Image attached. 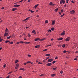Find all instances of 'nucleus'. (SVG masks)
I'll return each mask as SVG.
<instances>
[{"mask_svg": "<svg viewBox=\"0 0 78 78\" xmlns=\"http://www.w3.org/2000/svg\"><path fill=\"white\" fill-rule=\"evenodd\" d=\"M30 12L31 13H33V12H34V11L31 10Z\"/></svg>", "mask_w": 78, "mask_h": 78, "instance_id": "a19ab883", "label": "nucleus"}, {"mask_svg": "<svg viewBox=\"0 0 78 78\" xmlns=\"http://www.w3.org/2000/svg\"><path fill=\"white\" fill-rule=\"evenodd\" d=\"M19 62V60H16V61H15V64L17 63V62Z\"/></svg>", "mask_w": 78, "mask_h": 78, "instance_id": "6ab92c4d", "label": "nucleus"}, {"mask_svg": "<svg viewBox=\"0 0 78 78\" xmlns=\"http://www.w3.org/2000/svg\"><path fill=\"white\" fill-rule=\"evenodd\" d=\"M35 32V30H34L32 31V33H34Z\"/></svg>", "mask_w": 78, "mask_h": 78, "instance_id": "7c9ffc66", "label": "nucleus"}, {"mask_svg": "<svg viewBox=\"0 0 78 78\" xmlns=\"http://www.w3.org/2000/svg\"><path fill=\"white\" fill-rule=\"evenodd\" d=\"M15 36V35H12L11 36L12 37H14Z\"/></svg>", "mask_w": 78, "mask_h": 78, "instance_id": "c9c22d12", "label": "nucleus"}, {"mask_svg": "<svg viewBox=\"0 0 78 78\" xmlns=\"http://www.w3.org/2000/svg\"><path fill=\"white\" fill-rule=\"evenodd\" d=\"M10 42V41L7 40L5 41V43H8V42H9H9Z\"/></svg>", "mask_w": 78, "mask_h": 78, "instance_id": "412c9836", "label": "nucleus"}, {"mask_svg": "<svg viewBox=\"0 0 78 78\" xmlns=\"http://www.w3.org/2000/svg\"><path fill=\"white\" fill-rule=\"evenodd\" d=\"M12 72L11 71L10 72H9V74H11V73H12Z\"/></svg>", "mask_w": 78, "mask_h": 78, "instance_id": "4d7b16f0", "label": "nucleus"}, {"mask_svg": "<svg viewBox=\"0 0 78 78\" xmlns=\"http://www.w3.org/2000/svg\"><path fill=\"white\" fill-rule=\"evenodd\" d=\"M45 38H42L41 39H40V41H44V40H45Z\"/></svg>", "mask_w": 78, "mask_h": 78, "instance_id": "ddd939ff", "label": "nucleus"}, {"mask_svg": "<svg viewBox=\"0 0 78 78\" xmlns=\"http://www.w3.org/2000/svg\"><path fill=\"white\" fill-rule=\"evenodd\" d=\"M63 73V71H60V73L61 74H62V73Z\"/></svg>", "mask_w": 78, "mask_h": 78, "instance_id": "58836bf2", "label": "nucleus"}, {"mask_svg": "<svg viewBox=\"0 0 78 78\" xmlns=\"http://www.w3.org/2000/svg\"><path fill=\"white\" fill-rule=\"evenodd\" d=\"M62 47H63V48H64L65 47V44H63L62 45Z\"/></svg>", "mask_w": 78, "mask_h": 78, "instance_id": "393cba45", "label": "nucleus"}, {"mask_svg": "<svg viewBox=\"0 0 78 78\" xmlns=\"http://www.w3.org/2000/svg\"><path fill=\"white\" fill-rule=\"evenodd\" d=\"M74 60L75 61H77V58H76L74 59Z\"/></svg>", "mask_w": 78, "mask_h": 78, "instance_id": "13d9d810", "label": "nucleus"}, {"mask_svg": "<svg viewBox=\"0 0 78 78\" xmlns=\"http://www.w3.org/2000/svg\"><path fill=\"white\" fill-rule=\"evenodd\" d=\"M51 30L50 29L48 31V33H50V32H51Z\"/></svg>", "mask_w": 78, "mask_h": 78, "instance_id": "72a5a7b5", "label": "nucleus"}, {"mask_svg": "<svg viewBox=\"0 0 78 78\" xmlns=\"http://www.w3.org/2000/svg\"><path fill=\"white\" fill-rule=\"evenodd\" d=\"M49 5H51V6H52L53 5V2H50L49 4Z\"/></svg>", "mask_w": 78, "mask_h": 78, "instance_id": "dca6fc26", "label": "nucleus"}, {"mask_svg": "<svg viewBox=\"0 0 78 78\" xmlns=\"http://www.w3.org/2000/svg\"><path fill=\"white\" fill-rule=\"evenodd\" d=\"M66 3H68V2H69V0H66Z\"/></svg>", "mask_w": 78, "mask_h": 78, "instance_id": "3c124183", "label": "nucleus"}, {"mask_svg": "<svg viewBox=\"0 0 78 78\" xmlns=\"http://www.w3.org/2000/svg\"><path fill=\"white\" fill-rule=\"evenodd\" d=\"M49 58V57H47V58H46L45 59V60H47V59H48Z\"/></svg>", "mask_w": 78, "mask_h": 78, "instance_id": "5fc2aeb1", "label": "nucleus"}, {"mask_svg": "<svg viewBox=\"0 0 78 78\" xmlns=\"http://www.w3.org/2000/svg\"><path fill=\"white\" fill-rule=\"evenodd\" d=\"M67 6L66 5V4L65 5H64V7H66Z\"/></svg>", "mask_w": 78, "mask_h": 78, "instance_id": "0e129e2a", "label": "nucleus"}, {"mask_svg": "<svg viewBox=\"0 0 78 78\" xmlns=\"http://www.w3.org/2000/svg\"><path fill=\"white\" fill-rule=\"evenodd\" d=\"M30 17H28L25 19V20H28V19H30Z\"/></svg>", "mask_w": 78, "mask_h": 78, "instance_id": "4be33fe9", "label": "nucleus"}, {"mask_svg": "<svg viewBox=\"0 0 78 78\" xmlns=\"http://www.w3.org/2000/svg\"><path fill=\"white\" fill-rule=\"evenodd\" d=\"M58 8H57L55 9V11L56 12H57L58 11Z\"/></svg>", "mask_w": 78, "mask_h": 78, "instance_id": "2f4dec72", "label": "nucleus"}, {"mask_svg": "<svg viewBox=\"0 0 78 78\" xmlns=\"http://www.w3.org/2000/svg\"><path fill=\"white\" fill-rule=\"evenodd\" d=\"M45 56H50V54H46Z\"/></svg>", "mask_w": 78, "mask_h": 78, "instance_id": "c756f323", "label": "nucleus"}, {"mask_svg": "<svg viewBox=\"0 0 78 78\" xmlns=\"http://www.w3.org/2000/svg\"><path fill=\"white\" fill-rule=\"evenodd\" d=\"M16 10H17V9L16 8H13L12 10V11H16Z\"/></svg>", "mask_w": 78, "mask_h": 78, "instance_id": "4468645a", "label": "nucleus"}, {"mask_svg": "<svg viewBox=\"0 0 78 78\" xmlns=\"http://www.w3.org/2000/svg\"><path fill=\"white\" fill-rule=\"evenodd\" d=\"M63 12L64 10H63V9H62L61 10V12Z\"/></svg>", "mask_w": 78, "mask_h": 78, "instance_id": "79ce46f5", "label": "nucleus"}, {"mask_svg": "<svg viewBox=\"0 0 78 78\" xmlns=\"http://www.w3.org/2000/svg\"><path fill=\"white\" fill-rule=\"evenodd\" d=\"M19 78H22V76H20Z\"/></svg>", "mask_w": 78, "mask_h": 78, "instance_id": "774afa93", "label": "nucleus"}, {"mask_svg": "<svg viewBox=\"0 0 78 78\" xmlns=\"http://www.w3.org/2000/svg\"><path fill=\"white\" fill-rule=\"evenodd\" d=\"M65 33H66L65 31H63V32L61 33V35H62V36H64V35H65Z\"/></svg>", "mask_w": 78, "mask_h": 78, "instance_id": "39448f33", "label": "nucleus"}, {"mask_svg": "<svg viewBox=\"0 0 78 78\" xmlns=\"http://www.w3.org/2000/svg\"><path fill=\"white\" fill-rule=\"evenodd\" d=\"M51 30L52 31H54L55 30V29L54 28L52 27L51 28Z\"/></svg>", "mask_w": 78, "mask_h": 78, "instance_id": "5701e85b", "label": "nucleus"}, {"mask_svg": "<svg viewBox=\"0 0 78 78\" xmlns=\"http://www.w3.org/2000/svg\"><path fill=\"white\" fill-rule=\"evenodd\" d=\"M63 39V38L62 37L61 38H57V40H58V41H61V40H62Z\"/></svg>", "mask_w": 78, "mask_h": 78, "instance_id": "9b49d317", "label": "nucleus"}, {"mask_svg": "<svg viewBox=\"0 0 78 78\" xmlns=\"http://www.w3.org/2000/svg\"><path fill=\"white\" fill-rule=\"evenodd\" d=\"M31 43H30V42H27V44H30Z\"/></svg>", "mask_w": 78, "mask_h": 78, "instance_id": "6e6d98bb", "label": "nucleus"}, {"mask_svg": "<svg viewBox=\"0 0 78 78\" xmlns=\"http://www.w3.org/2000/svg\"><path fill=\"white\" fill-rule=\"evenodd\" d=\"M11 37V36L8 37H7V39H10Z\"/></svg>", "mask_w": 78, "mask_h": 78, "instance_id": "a878e982", "label": "nucleus"}, {"mask_svg": "<svg viewBox=\"0 0 78 78\" xmlns=\"http://www.w3.org/2000/svg\"><path fill=\"white\" fill-rule=\"evenodd\" d=\"M38 64H42V63H41V62H39L38 63Z\"/></svg>", "mask_w": 78, "mask_h": 78, "instance_id": "37998d69", "label": "nucleus"}, {"mask_svg": "<svg viewBox=\"0 0 78 78\" xmlns=\"http://www.w3.org/2000/svg\"><path fill=\"white\" fill-rule=\"evenodd\" d=\"M16 67H19V64H16Z\"/></svg>", "mask_w": 78, "mask_h": 78, "instance_id": "4c0bfd02", "label": "nucleus"}, {"mask_svg": "<svg viewBox=\"0 0 78 78\" xmlns=\"http://www.w3.org/2000/svg\"><path fill=\"white\" fill-rule=\"evenodd\" d=\"M6 67V64H5V65H4L3 67L4 68H5Z\"/></svg>", "mask_w": 78, "mask_h": 78, "instance_id": "de8ad7c7", "label": "nucleus"}, {"mask_svg": "<svg viewBox=\"0 0 78 78\" xmlns=\"http://www.w3.org/2000/svg\"><path fill=\"white\" fill-rule=\"evenodd\" d=\"M18 69V67H17V66H16V67H15V69Z\"/></svg>", "mask_w": 78, "mask_h": 78, "instance_id": "864d4df0", "label": "nucleus"}, {"mask_svg": "<svg viewBox=\"0 0 78 78\" xmlns=\"http://www.w3.org/2000/svg\"><path fill=\"white\" fill-rule=\"evenodd\" d=\"M31 1V0H28L27 1L28 2H30Z\"/></svg>", "mask_w": 78, "mask_h": 78, "instance_id": "69168bd1", "label": "nucleus"}, {"mask_svg": "<svg viewBox=\"0 0 78 78\" xmlns=\"http://www.w3.org/2000/svg\"><path fill=\"white\" fill-rule=\"evenodd\" d=\"M70 37H68L66 38L65 39V41H69L70 40Z\"/></svg>", "mask_w": 78, "mask_h": 78, "instance_id": "20e7f679", "label": "nucleus"}, {"mask_svg": "<svg viewBox=\"0 0 78 78\" xmlns=\"http://www.w3.org/2000/svg\"><path fill=\"white\" fill-rule=\"evenodd\" d=\"M35 41H40V38H36L34 39Z\"/></svg>", "mask_w": 78, "mask_h": 78, "instance_id": "423d86ee", "label": "nucleus"}, {"mask_svg": "<svg viewBox=\"0 0 78 78\" xmlns=\"http://www.w3.org/2000/svg\"><path fill=\"white\" fill-rule=\"evenodd\" d=\"M52 65V63H49L46 64V66H51Z\"/></svg>", "mask_w": 78, "mask_h": 78, "instance_id": "f03ea898", "label": "nucleus"}, {"mask_svg": "<svg viewBox=\"0 0 78 78\" xmlns=\"http://www.w3.org/2000/svg\"><path fill=\"white\" fill-rule=\"evenodd\" d=\"M4 7H2V8H1V9H4Z\"/></svg>", "mask_w": 78, "mask_h": 78, "instance_id": "e2e57ef3", "label": "nucleus"}, {"mask_svg": "<svg viewBox=\"0 0 78 78\" xmlns=\"http://www.w3.org/2000/svg\"><path fill=\"white\" fill-rule=\"evenodd\" d=\"M55 62H56V61H54L52 62V64H55Z\"/></svg>", "mask_w": 78, "mask_h": 78, "instance_id": "473e14b6", "label": "nucleus"}, {"mask_svg": "<svg viewBox=\"0 0 78 78\" xmlns=\"http://www.w3.org/2000/svg\"><path fill=\"white\" fill-rule=\"evenodd\" d=\"M40 47V45H36L35 46V48H39Z\"/></svg>", "mask_w": 78, "mask_h": 78, "instance_id": "2eb2a0df", "label": "nucleus"}, {"mask_svg": "<svg viewBox=\"0 0 78 78\" xmlns=\"http://www.w3.org/2000/svg\"><path fill=\"white\" fill-rule=\"evenodd\" d=\"M5 33H9V31H8V28H6L5 29Z\"/></svg>", "mask_w": 78, "mask_h": 78, "instance_id": "1a4fd4ad", "label": "nucleus"}, {"mask_svg": "<svg viewBox=\"0 0 78 78\" xmlns=\"http://www.w3.org/2000/svg\"><path fill=\"white\" fill-rule=\"evenodd\" d=\"M9 76H10L9 75L6 77V78H9Z\"/></svg>", "mask_w": 78, "mask_h": 78, "instance_id": "603ef678", "label": "nucleus"}, {"mask_svg": "<svg viewBox=\"0 0 78 78\" xmlns=\"http://www.w3.org/2000/svg\"><path fill=\"white\" fill-rule=\"evenodd\" d=\"M63 53H67V51H66L65 50L64 51H63Z\"/></svg>", "mask_w": 78, "mask_h": 78, "instance_id": "49530a36", "label": "nucleus"}, {"mask_svg": "<svg viewBox=\"0 0 78 78\" xmlns=\"http://www.w3.org/2000/svg\"><path fill=\"white\" fill-rule=\"evenodd\" d=\"M20 44H23V43H24V42L22 41H21L20 42Z\"/></svg>", "mask_w": 78, "mask_h": 78, "instance_id": "bb28decb", "label": "nucleus"}, {"mask_svg": "<svg viewBox=\"0 0 78 78\" xmlns=\"http://www.w3.org/2000/svg\"><path fill=\"white\" fill-rule=\"evenodd\" d=\"M45 23H48V20H46V21H45Z\"/></svg>", "mask_w": 78, "mask_h": 78, "instance_id": "8fccbe9b", "label": "nucleus"}, {"mask_svg": "<svg viewBox=\"0 0 78 78\" xmlns=\"http://www.w3.org/2000/svg\"><path fill=\"white\" fill-rule=\"evenodd\" d=\"M70 12L71 14H75V11L74 10H73Z\"/></svg>", "mask_w": 78, "mask_h": 78, "instance_id": "7ed1b4c3", "label": "nucleus"}, {"mask_svg": "<svg viewBox=\"0 0 78 78\" xmlns=\"http://www.w3.org/2000/svg\"><path fill=\"white\" fill-rule=\"evenodd\" d=\"M29 28V27H26V29H27V28Z\"/></svg>", "mask_w": 78, "mask_h": 78, "instance_id": "338daca9", "label": "nucleus"}, {"mask_svg": "<svg viewBox=\"0 0 78 78\" xmlns=\"http://www.w3.org/2000/svg\"><path fill=\"white\" fill-rule=\"evenodd\" d=\"M28 37H30V36H31V35H30V34H28Z\"/></svg>", "mask_w": 78, "mask_h": 78, "instance_id": "bf43d9fd", "label": "nucleus"}, {"mask_svg": "<svg viewBox=\"0 0 78 78\" xmlns=\"http://www.w3.org/2000/svg\"><path fill=\"white\" fill-rule=\"evenodd\" d=\"M9 44H13V42L12 41V42H9Z\"/></svg>", "mask_w": 78, "mask_h": 78, "instance_id": "c85d7f7f", "label": "nucleus"}, {"mask_svg": "<svg viewBox=\"0 0 78 78\" xmlns=\"http://www.w3.org/2000/svg\"><path fill=\"white\" fill-rule=\"evenodd\" d=\"M58 59V57H55V59Z\"/></svg>", "mask_w": 78, "mask_h": 78, "instance_id": "09e8293b", "label": "nucleus"}, {"mask_svg": "<svg viewBox=\"0 0 78 78\" xmlns=\"http://www.w3.org/2000/svg\"><path fill=\"white\" fill-rule=\"evenodd\" d=\"M8 33L5 32L4 34V36H8Z\"/></svg>", "mask_w": 78, "mask_h": 78, "instance_id": "f8f14e48", "label": "nucleus"}, {"mask_svg": "<svg viewBox=\"0 0 78 78\" xmlns=\"http://www.w3.org/2000/svg\"><path fill=\"white\" fill-rule=\"evenodd\" d=\"M20 70H25V69L24 68H20Z\"/></svg>", "mask_w": 78, "mask_h": 78, "instance_id": "aec40b11", "label": "nucleus"}, {"mask_svg": "<svg viewBox=\"0 0 78 78\" xmlns=\"http://www.w3.org/2000/svg\"><path fill=\"white\" fill-rule=\"evenodd\" d=\"M65 14L64 13L63 15L61 16V17H63V16H64Z\"/></svg>", "mask_w": 78, "mask_h": 78, "instance_id": "b1692460", "label": "nucleus"}, {"mask_svg": "<svg viewBox=\"0 0 78 78\" xmlns=\"http://www.w3.org/2000/svg\"><path fill=\"white\" fill-rule=\"evenodd\" d=\"M53 61V59H50L48 60V62H51Z\"/></svg>", "mask_w": 78, "mask_h": 78, "instance_id": "6e6552de", "label": "nucleus"}, {"mask_svg": "<svg viewBox=\"0 0 78 78\" xmlns=\"http://www.w3.org/2000/svg\"><path fill=\"white\" fill-rule=\"evenodd\" d=\"M47 49H45L43 50V51H47Z\"/></svg>", "mask_w": 78, "mask_h": 78, "instance_id": "e433bc0d", "label": "nucleus"}, {"mask_svg": "<svg viewBox=\"0 0 78 78\" xmlns=\"http://www.w3.org/2000/svg\"><path fill=\"white\" fill-rule=\"evenodd\" d=\"M51 44H50L49 45H48L47 46V47H51Z\"/></svg>", "mask_w": 78, "mask_h": 78, "instance_id": "680f3d73", "label": "nucleus"}, {"mask_svg": "<svg viewBox=\"0 0 78 78\" xmlns=\"http://www.w3.org/2000/svg\"><path fill=\"white\" fill-rule=\"evenodd\" d=\"M60 3L61 5H62V3H63V4H64V3H65V1L63 0H61Z\"/></svg>", "mask_w": 78, "mask_h": 78, "instance_id": "f257e3e1", "label": "nucleus"}, {"mask_svg": "<svg viewBox=\"0 0 78 78\" xmlns=\"http://www.w3.org/2000/svg\"><path fill=\"white\" fill-rule=\"evenodd\" d=\"M44 74H41V75H40V76H44Z\"/></svg>", "mask_w": 78, "mask_h": 78, "instance_id": "ea45409f", "label": "nucleus"}, {"mask_svg": "<svg viewBox=\"0 0 78 78\" xmlns=\"http://www.w3.org/2000/svg\"><path fill=\"white\" fill-rule=\"evenodd\" d=\"M28 57H31V55H28Z\"/></svg>", "mask_w": 78, "mask_h": 78, "instance_id": "a18cd8bd", "label": "nucleus"}, {"mask_svg": "<svg viewBox=\"0 0 78 78\" xmlns=\"http://www.w3.org/2000/svg\"><path fill=\"white\" fill-rule=\"evenodd\" d=\"M55 20L52 21V25H54L55 24Z\"/></svg>", "mask_w": 78, "mask_h": 78, "instance_id": "9d476101", "label": "nucleus"}, {"mask_svg": "<svg viewBox=\"0 0 78 78\" xmlns=\"http://www.w3.org/2000/svg\"><path fill=\"white\" fill-rule=\"evenodd\" d=\"M2 41H3V39H1V38L0 37V42H2Z\"/></svg>", "mask_w": 78, "mask_h": 78, "instance_id": "f704fd0d", "label": "nucleus"}, {"mask_svg": "<svg viewBox=\"0 0 78 78\" xmlns=\"http://www.w3.org/2000/svg\"><path fill=\"white\" fill-rule=\"evenodd\" d=\"M31 62H30V61H28V62H27V64H29L30 63H31Z\"/></svg>", "mask_w": 78, "mask_h": 78, "instance_id": "cd10ccee", "label": "nucleus"}, {"mask_svg": "<svg viewBox=\"0 0 78 78\" xmlns=\"http://www.w3.org/2000/svg\"><path fill=\"white\" fill-rule=\"evenodd\" d=\"M55 75H56V74H53L51 75V76H53V77L55 76Z\"/></svg>", "mask_w": 78, "mask_h": 78, "instance_id": "f3484780", "label": "nucleus"}, {"mask_svg": "<svg viewBox=\"0 0 78 78\" xmlns=\"http://www.w3.org/2000/svg\"><path fill=\"white\" fill-rule=\"evenodd\" d=\"M39 5L38 4H37V5H35L34 6V8H37V7L38 6V5Z\"/></svg>", "mask_w": 78, "mask_h": 78, "instance_id": "a211bd4d", "label": "nucleus"}, {"mask_svg": "<svg viewBox=\"0 0 78 78\" xmlns=\"http://www.w3.org/2000/svg\"><path fill=\"white\" fill-rule=\"evenodd\" d=\"M14 6L15 7H19V6H20V5H19L16 4L14 5Z\"/></svg>", "mask_w": 78, "mask_h": 78, "instance_id": "0eeeda50", "label": "nucleus"}, {"mask_svg": "<svg viewBox=\"0 0 78 78\" xmlns=\"http://www.w3.org/2000/svg\"><path fill=\"white\" fill-rule=\"evenodd\" d=\"M71 2L72 3H74V2H73V1H71Z\"/></svg>", "mask_w": 78, "mask_h": 78, "instance_id": "052dcab7", "label": "nucleus"}, {"mask_svg": "<svg viewBox=\"0 0 78 78\" xmlns=\"http://www.w3.org/2000/svg\"><path fill=\"white\" fill-rule=\"evenodd\" d=\"M53 70H56V68H53Z\"/></svg>", "mask_w": 78, "mask_h": 78, "instance_id": "c03bdc74", "label": "nucleus"}]
</instances>
